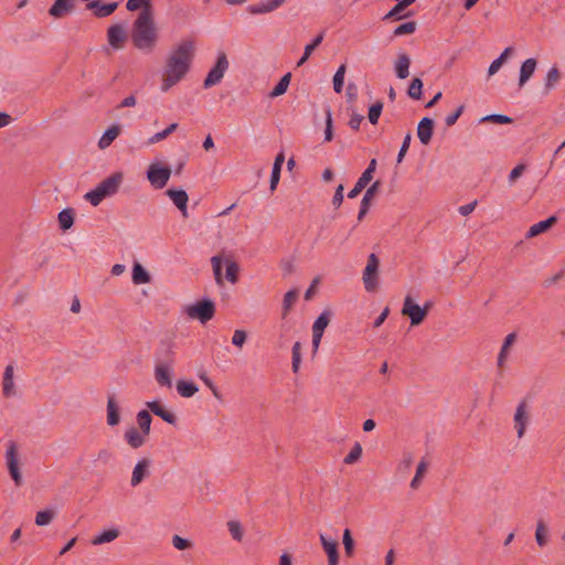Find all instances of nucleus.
Returning <instances> with one entry per match:
<instances>
[{
    "label": "nucleus",
    "mask_w": 565,
    "mask_h": 565,
    "mask_svg": "<svg viewBox=\"0 0 565 565\" xmlns=\"http://www.w3.org/2000/svg\"><path fill=\"white\" fill-rule=\"evenodd\" d=\"M171 177V169L162 167L160 163H151L147 171V178L150 184L156 189H163Z\"/></svg>",
    "instance_id": "0eeeda50"
},
{
    "label": "nucleus",
    "mask_w": 565,
    "mask_h": 565,
    "mask_svg": "<svg viewBox=\"0 0 565 565\" xmlns=\"http://www.w3.org/2000/svg\"><path fill=\"white\" fill-rule=\"evenodd\" d=\"M158 39L152 11L145 8L138 14L132 24L131 41L135 47L142 51H151Z\"/></svg>",
    "instance_id": "f03ea898"
},
{
    "label": "nucleus",
    "mask_w": 565,
    "mask_h": 565,
    "mask_svg": "<svg viewBox=\"0 0 565 565\" xmlns=\"http://www.w3.org/2000/svg\"><path fill=\"white\" fill-rule=\"evenodd\" d=\"M107 39L113 49L120 50L125 45L127 33L121 24H114L107 30Z\"/></svg>",
    "instance_id": "f8f14e48"
},
{
    "label": "nucleus",
    "mask_w": 565,
    "mask_h": 565,
    "mask_svg": "<svg viewBox=\"0 0 565 565\" xmlns=\"http://www.w3.org/2000/svg\"><path fill=\"white\" fill-rule=\"evenodd\" d=\"M118 3L111 2V3H103L100 0H93L87 3V9L92 10L97 18H105L115 12L117 9Z\"/></svg>",
    "instance_id": "2eb2a0df"
},
{
    "label": "nucleus",
    "mask_w": 565,
    "mask_h": 565,
    "mask_svg": "<svg viewBox=\"0 0 565 565\" xmlns=\"http://www.w3.org/2000/svg\"><path fill=\"white\" fill-rule=\"evenodd\" d=\"M151 415L148 411L143 409V411H140L138 414H137V423H138V426L140 428V430L145 434V435H149L150 434V425H151Z\"/></svg>",
    "instance_id": "a19ab883"
},
{
    "label": "nucleus",
    "mask_w": 565,
    "mask_h": 565,
    "mask_svg": "<svg viewBox=\"0 0 565 565\" xmlns=\"http://www.w3.org/2000/svg\"><path fill=\"white\" fill-rule=\"evenodd\" d=\"M301 363V343L295 342L292 345L291 367L294 373H298Z\"/></svg>",
    "instance_id": "603ef678"
},
{
    "label": "nucleus",
    "mask_w": 565,
    "mask_h": 565,
    "mask_svg": "<svg viewBox=\"0 0 565 565\" xmlns=\"http://www.w3.org/2000/svg\"><path fill=\"white\" fill-rule=\"evenodd\" d=\"M515 340H516V334L513 332L509 333L505 337L502 348L500 350L499 356H498V366L499 367L503 366V364L508 358L509 349L514 344Z\"/></svg>",
    "instance_id": "72a5a7b5"
},
{
    "label": "nucleus",
    "mask_w": 565,
    "mask_h": 565,
    "mask_svg": "<svg viewBox=\"0 0 565 565\" xmlns=\"http://www.w3.org/2000/svg\"><path fill=\"white\" fill-rule=\"evenodd\" d=\"M406 9L402 2H397L383 18V20H401V13ZM412 13L408 12L403 18L409 17Z\"/></svg>",
    "instance_id": "8fccbe9b"
},
{
    "label": "nucleus",
    "mask_w": 565,
    "mask_h": 565,
    "mask_svg": "<svg viewBox=\"0 0 565 565\" xmlns=\"http://www.w3.org/2000/svg\"><path fill=\"white\" fill-rule=\"evenodd\" d=\"M286 0H263L262 2L257 4H252L247 8V11L250 14H265L275 11L279 7L282 6V3Z\"/></svg>",
    "instance_id": "dca6fc26"
},
{
    "label": "nucleus",
    "mask_w": 565,
    "mask_h": 565,
    "mask_svg": "<svg viewBox=\"0 0 565 565\" xmlns=\"http://www.w3.org/2000/svg\"><path fill=\"white\" fill-rule=\"evenodd\" d=\"M331 320V311L324 310L313 322L312 333L323 335L324 329L328 327Z\"/></svg>",
    "instance_id": "473e14b6"
},
{
    "label": "nucleus",
    "mask_w": 565,
    "mask_h": 565,
    "mask_svg": "<svg viewBox=\"0 0 565 565\" xmlns=\"http://www.w3.org/2000/svg\"><path fill=\"white\" fill-rule=\"evenodd\" d=\"M184 313L194 320L205 324L215 315V303L211 299H202L184 308Z\"/></svg>",
    "instance_id": "20e7f679"
},
{
    "label": "nucleus",
    "mask_w": 565,
    "mask_h": 565,
    "mask_svg": "<svg viewBox=\"0 0 565 565\" xmlns=\"http://www.w3.org/2000/svg\"><path fill=\"white\" fill-rule=\"evenodd\" d=\"M146 405H147V407L149 408L150 412H152L154 415L159 416L166 423L171 424V425H175L177 416L173 413L167 411L160 404V402H157V401L147 402Z\"/></svg>",
    "instance_id": "aec40b11"
},
{
    "label": "nucleus",
    "mask_w": 565,
    "mask_h": 565,
    "mask_svg": "<svg viewBox=\"0 0 565 565\" xmlns=\"http://www.w3.org/2000/svg\"><path fill=\"white\" fill-rule=\"evenodd\" d=\"M371 180L372 178L369 177V172H363L362 175L356 181V183L354 184L353 189L348 193V198H356L366 188Z\"/></svg>",
    "instance_id": "e433bc0d"
},
{
    "label": "nucleus",
    "mask_w": 565,
    "mask_h": 565,
    "mask_svg": "<svg viewBox=\"0 0 565 565\" xmlns=\"http://www.w3.org/2000/svg\"><path fill=\"white\" fill-rule=\"evenodd\" d=\"M230 63L224 52H220L215 65L207 73L203 87L210 88L221 83L225 72L228 70Z\"/></svg>",
    "instance_id": "39448f33"
},
{
    "label": "nucleus",
    "mask_w": 565,
    "mask_h": 565,
    "mask_svg": "<svg viewBox=\"0 0 565 565\" xmlns=\"http://www.w3.org/2000/svg\"><path fill=\"white\" fill-rule=\"evenodd\" d=\"M513 420H514V427L518 433V437L522 438L525 433L526 426L530 422L529 406L525 401H522L518 405Z\"/></svg>",
    "instance_id": "9b49d317"
},
{
    "label": "nucleus",
    "mask_w": 565,
    "mask_h": 565,
    "mask_svg": "<svg viewBox=\"0 0 565 565\" xmlns=\"http://www.w3.org/2000/svg\"><path fill=\"white\" fill-rule=\"evenodd\" d=\"M74 210L68 207L58 213V224L63 231L70 230L74 224Z\"/></svg>",
    "instance_id": "f704fd0d"
},
{
    "label": "nucleus",
    "mask_w": 565,
    "mask_h": 565,
    "mask_svg": "<svg viewBox=\"0 0 565 565\" xmlns=\"http://www.w3.org/2000/svg\"><path fill=\"white\" fill-rule=\"evenodd\" d=\"M172 545L174 548H177L179 551H184V550L191 548L193 546V543L188 539L181 537L180 535H173L172 536Z\"/></svg>",
    "instance_id": "13d9d810"
},
{
    "label": "nucleus",
    "mask_w": 565,
    "mask_h": 565,
    "mask_svg": "<svg viewBox=\"0 0 565 565\" xmlns=\"http://www.w3.org/2000/svg\"><path fill=\"white\" fill-rule=\"evenodd\" d=\"M333 138V129H332V115L331 110H326V130H324V140L331 141Z\"/></svg>",
    "instance_id": "052dcab7"
},
{
    "label": "nucleus",
    "mask_w": 565,
    "mask_h": 565,
    "mask_svg": "<svg viewBox=\"0 0 565 565\" xmlns=\"http://www.w3.org/2000/svg\"><path fill=\"white\" fill-rule=\"evenodd\" d=\"M290 79H291V73L285 74L280 78V81L277 83V85L274 87V89L269 93V97L274 98V97L284 95L288 89Z\"/></svg>",
    "instance_id": "58836bf2"
},
{
    "label": "nucleus",
    "mask_w": 565,
    "mask_h": 565,
    "mask_svg": "<svg viewBox=\"0 0 565 565\" xmlns=\"http://www.w3.org/2000/svg\"><path fill=\"white\" fill-rule=\"evenodd\" d=\"M177 391L182 397H192L198 391V386L193 382L179 381Z\"/></svg>",
    "instance_id": "ea45409f"
},
{
    "label": "nucleus",
    "mask_w": 565,
    "mask_h": 565,
    "mask_svg": "<svg viewBox=\"0 0 565 565\" xmlns=\"http://www.w3.org/2000/svg\"><path fill=\"white\" fill-rule=\"evenodd\" d=\"M402 313L409 317L412 326L420 324L426 318V310L422 309L417 303H414L411 296L405 298Z\"/></svg>",
    "instance_id": "1a4fd4ad"
},
{
    "label": "nucleus",
    "mask_w": 565,
    "mask_h": 565,
    "mask_svg": "<svg viewBox=\"0 0 565 565\" xmlns=\"http://www.w3.org/2000/svg\"><path fill=\"white\" fill-rule=\"evenodd\" d=\"M416 25L417 24L415 21H409V22L403 23L394 30L393 34L395 36H401L404 34H412L416 31Z\"/></svg>",
    "instance_id": "6e6d98bb"
},
{
    "label": "nucleus",
    "mask_w": 565,
    "mask_h": 565,
    "mask_svg": "<svg viewBox=\"0 0 565 565\" xmlns=\"http://www.w3.org/2000/svg\"><path fill=\"white\" fill-rule=\"evenodd\" d=\"M55 516V512L53 510L46 509L43 511H39L35 515V524L39 526L49 525Z\"/></svg>",
    "instance_id": "37998d69"
},
{
    "label": "nucleus",
    "mask_w": 565,
    "mask_h": 565,
    "mask_svg": "<svg viewBox=\"0 0 565 565\" xmlns=\"http://www.w3.org/2000/svg\"><path fill=\"white\" fill-rule=\"evenodd\" d=\"M428 463L425 459H422L420 462L417 466L415 477L413 478L411 482V487L413 489H417L422 482L423 477L425 476L427 471Z\"/></svg>",
    "instance_id": "09e8293b"
},
{
    "label": "nucleus",
    "mask_w": 565,
    "mask_h": 565,
    "mask_svg": "<svg viewBox=\"0 0 565 565\" xmlns=\"http://www.w3.org/2000/svg\"><path fill=\"white\" fill-rule=\"evenodd\" d=\"M150 0H128L127 1V4H126V8L129 10V11H136V10H139V9H145V8H150L151 9V4L149 2Z\"/></svg>",
    "instance_id": "bf43d9fd"
},
{
    "label": "nucleus",
    "mask_w": 565,
    "mask_h": 565,
    "mask_svg": "<svg viewBox=\"0 0 565 565\" xmlns=\"http://www.w3.org/2000/svg\"><path fill=\"white\" fill-rule=\"evenodd\" d=\"M171 366L169 364L156 363L154 379L160 386L171 387Z\"/></svg>",
    "instance_id": "4be33fe9"
},
{
    "label": "nucleus",
    "mask_w": 565,
    "mask_h": 565,
    "mask_svg": "<svg viewBox=\"0 0 565 565\" xmlns=\"http://www.w3.org/2000/svg\"><path fill=\"white\" fill-rule=\"evenodd\" d=\"M246 340H247V333L244 330H235L233 338H232V343L235 347L242 348L244 345V343L246 342Z\"/></svg>",
    "instance_id": "680f3d73"
},
{
    "label": "nucleus",
    "mask_w": 565,
    "mask_h": 565,
    "mask_svg": "<svg viewBox=\"0 0 565 565\" xmlns=\"http://www.w3.org/2000/svg\"><path fill=\"white\" fill-rule=\"evenodd\" d=\"M194 43L182 41L168 56L161 83V90L168 92L189 72L194 57Z\"/></svg>",
    "instance_id": "f257e3e1"
},
{
    "label": "nucleus",
    "mask_w": 565,
    "mask_h": 565,
    "mask_svg": "<svg viewBox=\"0 0 565 565\" xmlns=\"http://www.w3.org/2000/svg\"><path fill=\"white\" fill-rule=\"evenodd\" d=\"M557 217L555 215L550 216L548 218L541 221L534 225H532L526 232V238H533L542 233L548 231L554 224H556Z\"/></svg>",
    "instance_id": "b1692460"
},
{
    "label": "nucleus",
    "mask_w": 565,
    "mask_h": 565,
    "mask_svg": "<svg viewBox=\"0 0 565 565\" xmlns=\"http://www.w3.org/2000/svg\"><path fill=\"white\" fill-rule=\"evenodd\" d=\"M151 277L141 264L135 263L132 267V282L135 285H143L150 282Z\"/></svg>",
    "instance_id": "2f4dec72"
},
{
    "label": "nucleus",
    "mask_w": 565,
    "mask_h": 565,
    "mask_svg": "<svg viewBox=\"0 0 565 565\" xmlns=\"http://www.w3.org/2000/svg\"><path fill=\"white\" fill-rule=\"evenodd\" d=\"M434 120L428 117H424L417 126V136L423 145H428L431 140L434 132Z\"/></svg>",
    "instance_id": "f3484780"
},
{
    "label": "nucleus",
    "mask_w": 565,
    "mask_h": 565,
    "mask_svg": "<svg viewBox=\"0 0 565 565\" xmlns=\"http://www.w3.org/2000/svg\"><path fill=\"white\" fill-rule=\"evenodd\" d=\"M321 545L323 551L328 556L329 565H338L339 563V552H338V543L332 539H328L324 534L319 535Z\"/></svg>",
    "instance_id": "ddd939ff"
},
{
    "label": "nucleus",
    "mask_w": 565,
    "mask_h": 565,
    "mask_svg": "<svg viewBox=\"0 0 565 565\" xmlns=\"http://www.w3.org/2000/svg\"><path fill=\"white\" fill-rule=\"evenodd\" d=\"M535 68L536 61L534 58H527L522 63L519 79L520 87H522L531 78Z\"/></svg>",
    "instance_id": "cd10ccee"
},
{
    "label": "nucleus",
    "mask_w": 565,
    "mask_h": 565,
    "mask_svg": "<svg viewBox=\"0 0 565 565\" xmlns=\"http://www.w3.org/2000/svg\"><path fill=\"white\" fill-rule=\"evenodd\" d=\"M407 94L413 99H420L423 95V82L420 78L415 77L411 82V85L408 87Z\"/></svg>",
    "instance_id": "79ce46f5"
},
{
    "label": "nucleus",
    "mask_w": 565,
    "mask_h": 565,
    "mask_svg": "<svg viewBox=\"0 0 565 565\" xmlns=\"http://www.w3.org/2000/svg\"><path fill=\"white\" fill-rule=\"evenodd\" d=\"M526 166L523 163L518 164L512 169V171L509 174V182L513 184L525 171Z\"/></svg>",
    "instance_id": "69168bd1"
},
{
    "label": "nucleus",
    "mask_w": 565,
    "mask_h": 565,
    "mask_svg": "<svg viewBox=\"0 0 565 565\" xmlns=\"http://www.w3.org/2000/svg\"><path fill=\"white\" fill-rule=\"evenodd\" d=\"M174 347V342L171 339L161 340L156 353V363L173 365Z\"/></svg>",
    "instance_id": "9d476101"
},
{
    "label": "nucleus",
    "mask_w": 565,
    "mask_h": 565,
    "mask_svg": "<svg viewBox=\"0 0 565 565\" xmlns=\"http://www.w3.org/2000/svg\"><path fill=\"white\" fill-rule=\"evenodd\" d=\"M409 65H411V58L407 54L402 53L398 55L396 62H395V72L396 76L401 79H404L408 77L409 75Z\"/></svg>",
    "instance_id": "bb28decb"
},
{
    "label": "nucleus",
    "mask_w": 565,
    "mask_h": 565,
    "mask_svg": "<svg viewBox=\"0 0 565 565\" xmlns=\"http://www.w3.org/2000/svg\"><path fill=\"white\" fill-rule=\"evenodd\" d=\"M380 260L375 254H371L367 258L366 267L363 271V282L364 287L367 291H374L377 289Z\"/></svg>",
    "instance_id": "6e6552de"
},
{
    "label": "nucleus",
    "mask_w": 565,
    "mask_h": 565,
    "mask_svg": "<svg viewBox=\"0 0 565 565\" xmlns=\"http://www.w3.org/2000/svg\"><path fill=\"white\" fill-rule=\"evenodd\" d=\"M228 525V531L231 532L232 536L234 540L236 541H241L242 540V530H241V525L238 522H235V521H231L227 523Z\"/></svg>",
    "instance_id": "774afa93"
},
{
    "label": "nucleus",
    "mask_w": 565,
    "mask_h": 565,
    "mask_svg": "<svg viewBox=\"0 0 565 565\" xmlns=\"http://www.w3.org/2000/svg\"><path fill=\"white\" fill-rule=\"evenodd\" d=\"M120 532L118 529H108L103 531L100 534L95 535L90 543L93 545H102L115 541L119 536Z\"/></svg>",
    "instance_id": "7c9ffc66"
},
{
    "label": "nucleus",
    "mask_w": 565,
    "mask_h": 565,
    "mask_svg": "<svg viewBox=\"0 0 565 565\" xmlns=\"http://www.w3.org/2000/svg\"><path fill=\"white\" fill-rule=\"evenodd\" d=\"M561 79V72L556 66L552 67L546 75L545 89L550 92L554 88Z\"/></svg>",
    "instance_id": "c03bdc74"
},
{
    "label": "nucleus",
    "mask_w": 565,
    "mask_h": 565,
    "mask_svg": "<svg viewBox=\"0 0 565 565\" xmlns=\"http://www.w3.org/2000/svg\"><path fill=\"white\" fill-rule=\"evenodd\" d=\"M463 109H465V106L463 105H460L455 113L452 114H449L446 119H445V122H446V126L448 127H451L456 124V121L458 120V118L461 116V114L463 113Z\"/></svg>",
    "instance_id": "338daca9"
},
{
    "label": "nucleus",
    "mask_w": 565,
    "mask_h": 565,
    "mask_svg": "<svg viewBox=\"0 0 565 565\" xmlns=\"http://www.w3.org/2000/svg\"><path fill=\"white\" fill-rule=\"evenodd\" d=\"M150 459L143 458L137 462L134 468L130 483L132 487H137L141 483L145 478L149 475Z\"/></svg>",
    "instance_id": "6ab92c4d"
},
{
    "label": "nucleus",
    "mask_w": 565,
    "mask_h": 565,
    "mask_svg": "<svg viewBox=\"0 0 565 565\" xmlns=\"http://www.w3.org/2000/svg\"><path fill=\"white\" fill-rule=\"evenodd\" d=\"M380 186H381L380 181H375L370 188H367V190L365 191V193L362 198L361 203H363L364 205L371 206V202H372L373 198L380 191Z\"/></svg>",
    "instance_id": "864d4df0"
},
{
    "label": "nucleus",
    "mask_w": 565,
    "mask_h": 565,
    "mask_svg": "<svg viewBox=\"0 0 565 565\" xmlns=\"http://www.w3.org/2000/svg\"><path fill=\"white\" fill-rule=\"evenodd\" d=\"M178 128V124L173 122L169 125L164 130L154 134L152 137L149 138L148 143L153 145L162 141L168 136H170L172 132H174Z\"/></svg>",
    "instance_id": "49530a36"
},
{
    "label": "nucleus",
    "mask_w": 565,
    "mask_h": 565,
    "mask_svg": "<svg viewBox=\"0 0 565 565\" xmlns=\"http://www.w3.org/2000/svg\"><path fill=\"white\" fill-rule=\"evenodd\" d=\"M361 456H362V446L359 441H356V443H354L350 452L344 457L343 462L345 465H353L360 460Z\"/></svg>",
    "instance_id": "a18cd8bd"
},
{
    "label": "nucleus",
    "mask_w": 565,
    "mask_h": 565,
    "mask_svg": "<svg viewBox=\"0 0 565 565\" xmlns=\"http://www.w3.org/2000/svg\"><path fill=\"white\" fill-rule=\"evenodd\" d=\"M14 367L12 364L6 366L2 376V393L6 397H11L17 394L14 385Z\"/></svg>",
    "instance_id": "a211bd4d"
},
{
    "label": "nucleus",
    "mask_w": 565,
    "mask_h": 565,
    "mask_svg": "<svg viewBox=\"0 0 565 565\" xmlns=\"http://www.w3.org/2000/svg\"><path fill=\"white\" fill-rule=\"evenodd\" d=\"M122 179L124 174L121 172L113 173L103 180L94 190L87 192L84 195L85 200L93 206L99 205L105 198L111 196L118 192Z\"/></svg>",
    "instance_id": "7ed1b4c3"
},
{
    "label": "nucleus",
    "mask_w": 565,
    "mask_h": 565,
    "mask_svg": "<svg viewBox=\"0 0 565 565\" xmlns=\"http://www.w3.org/2000/svg\"><path fill=\"white\" fill-rule=\"evenodd\" d=\"M323 36H324V33L321 32L313 39V41L310 44L306 45L303 55L298 61L297 66H301L302 64H305L307 62V60L310 57L312 52L321 44Z\"/></svg>",
    "instance_id": "c9c22d12"
},
{
    "label": "nucleus",
    "mask_w": 565,
    "mask_h": 565,
    "mask_svg": "<svg viewBox=\"0 0 565 565\" xmlns=\"http://www.w3.org/2000/svg\"><path fill=\"white\" fill-rule=\"evenodd\" d=\"M480 121L481 122H494V124H511L513 121V119L505 115L493 114V115H488V116L481 118Z\"/></svg>",
    "instance_id": "4d7b16f0"
},
{
    "label": "nucleus",
    "mask_w": 565,
    "mask_h": 565,
    "mask_svg": "<svg viewBox=\"0 0 565 565\" xmlns=\"http://www.w3.org/2000/svg\"><path fill=\"white\" fill-rule=\"evenodd\" d=\"M383 110V103L381 100H377L375 104H373L369 109L367 118L371 124L375 125L379 121V118Z\"/></svg>",
    "instance_id": "5fc2aeb1"
},
{
    "label": "nucleus",
    "mask_w": 565,
    "mask_h": 565,
    "mask_svg": "<svg viewBox=\"0 0 565 565\" xmlns=\"http://www.w3.org/2000/svg\"><path fill=\"white\" fill-rule=\"evenodd\" d=\"M119 134H120V127L118 125H113L100 137V139L98 141V147L100 149L108 148L111 145V142L119 136Z\"/></svg>",
    "instance_id": "c756f323"
},
{
    "label": "nucleus",
    "mask_w": 565,
    "mask_h": 565,
    "mask_svg": "<svg viewBox=\"0 0 565 565\" xmlns=\"http://www.w3.org/2000/svg\"><path fill=\"white\" fill-rule=\"evenodd\" d=\"M535 541L540 547L546 546L550 542V529L542 519L536 522Z\"/></svg>",
    "instance_id": "a878e982"
},
{
    "label": "nucleus",
    "mask_w": 565,
    "mask_h": 565,
    "mask_svg": "<svg viewBox=\"0 0 565 565\" xmlns=\"http://www.w3.org/2000/svg\"><path fill=\"white\" fill-rule=\"evenodd\" d=\"M411 141H412V135L411 134H407L403 140V143H402V147L399 149V152L397 154V163H401L406 154V152L408 151V148H409V145H411Z\"/></svg>",
    "instance_id": "0e129e2a"
},
{
    "label": "nucleus",
    "mask_w": 565,
    "mask_h": 565,
    "mask_svg": "<svg viewBox=\"0 0 565 565\" xmlns=\"http://www.w3.org/2000/svg\"><path fill=\"white\" fill-rule=\"evenodd\" d=\"M120 423V407L115 395H109L107 399V424L116 426Z\"/></svg>",
    "instance_id": "5701e85b"
},
{
    "label": "nucleus",
    "mask_w": 565,
    "mask_h": 565,
    "mask_svg": "<svg viewBox=\"0 0 565 565\" xmlns=\"http://www.w3.org/2000/svg\"><path fill=\"white\" fill-rule=\"evenodd\" d=\"M166 194L172 200L174 205L180 210L183 217H188L189 196L184 190L169 189Z\"/></svg>",
    "instance_id": "4468645a"
},
{
    "label": "nucleus",
    "mask_w": 565,
    "mask_h": 565,
    "mask_svg": "<svg viewBox=\"0 0 565 565\" xmlns=\"http://www.w3.org/2000/svg\"><path fill=\"white\" fill-rule=\"evenodd\" d=\"M148 436L149 435H145L142 431H139L137 428L131 427V428L126 430L124 437H125V440L127 441V444L131 448L138 449L142 445H145L146 439H147Z\"/></svg>",
    "instance_id": "393cba45"
},
{
    "label": "nucleus",
    "mask_w": 565,
    "mask_h": 565,
    "mask_svg": "<svg viewBox=\"0 0 565 565\" xmlns=\"http://www.w3.org/2000/svg\"><path fill=\"white\" fill-rule=\"evenodd\" d=\"M238 276V265L234 262L230 263L226 267V278L231 282H236Z\"/></svg>",
    "instance_id": "e2e57ef3"
},
{
    "label": "nucleus",
    "mask_w": 565,
    "mask_h": 565,
    "mask_svg": "<svg viewBox=\"0 0 565 565\" xmlns=\"http://www.w3.org/2000/svg\"><path fill=\"white\" fill-rule=\"evenodd\" d=\"M285 161L284 152H279L274 161L271 177H270V191H275L280 179V171Z\"/></svg>",
    "instance_id": "c85d7f7f"
},
{
    "label": "nucleus",
    "mask_w": 565,
    "mask_h": 565,
    "mask_svg": "<svg viewBox=\"0 0 565 565\" xmlns=\"http://www.w3.org/2000/svg\"><path fill=\"white\" fill-rule=\"evenodd\" d=\"M342 543L347 557H352L354 555V540L349 529L343 531Z\"/></svg>",
    "instance_id": "de8ad7c7"
},
{
    "label": "nucleus",
    "mask_w": 565,
    "mask_h": 565,
    "mask_svg": "<svg viewBox=\"0 0 565 565\" xmlns=\"http://www.w3.org/2000/svg\"><path fill=\"white\" fill-rule=\"evenodd\" d=\"M345 65L339 66L338 71L333 76V89L335 93H341L344 84Z\"/></svg>",
    "instance_id": "3c124183"
},
{
    "label": "nucleus",
    "mask_w": 565,
    "mask_h": 565,
    "mask_svg": "<svg viewBox=\"0 0 565 565\" xmlns=\"http://www.w3.org/2000/svg\"><path fill=\"white\" fill-rule=\"evenodd\" d=\"M6 460L9 473L14 481L17 487H20L23 482L22 475L19 467L18 460V447L14 441H9L7 451H6Z\"/></svg>",
    "instance_id": "423d86ee"
},
{
    "label": "nucleus",
    "mask_w": 565,
    "mask_h": 565,
    "mask_svg": "<svg viewBox=\"0 0 565 565\" xmlns=\"http://www.w3.org/2000/svg\"><path fill=\"white\" fill-rule=\"evenodd\" d=\"M298 299V290L292 289L285 294L282 300V318H286Z\"/></svg>",
    "instance_id": "4c0bfd02"
},
{
    "label": "nucleus",
    "mask_w": 565,
    "mask_h": 565,
    "mask_svg": "<svg viewBox=\"0 0 565 565\" xmlns=\"http://www.w3.org/2000/svg\"><path fill=\"white\" fill-rule=\"evenodd\" d=\"M74 7L75 0H55L49 13L54 18H63L65 14L73 11Z\"/></svg>",
    "instance_id": "412c9836"
}]
</instances>
